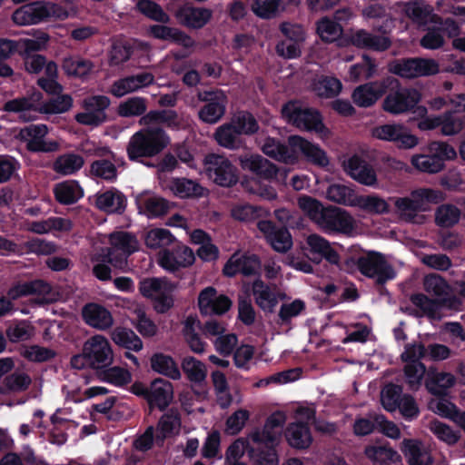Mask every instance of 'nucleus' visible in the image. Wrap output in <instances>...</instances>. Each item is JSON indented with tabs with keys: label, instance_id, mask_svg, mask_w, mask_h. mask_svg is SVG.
<instances>
[{
	"label": "nucleus",
	"instance_id": "45",
	"mask_svg": "<svg viewBox=\"0 0 465 465\" xmlns=\"http://www.w3.org/2000/svg\"><path fill=\"white\" fill-rule=\"evenodd\" d=\"M55 95L40 104L38 113L44 114H61L72 109L74 100L70 94L61 93Z\"/></svg>",
	"mask_w": 465,
	"mask_h": 465
},
{
	"label": "nucleus",
	"instance_id": "31",
	"mask_svg": "<svg viewBox=\"0 0 465 465\" xmlns=\"http://www.w3.org/2000/svg\"><path fill=\"white\" fill-rule=\"evenodd\" d=\"M163 25H153L148 28V34L159 40L169 41L179 45L184 48H192L194 46V40L177 27H171Z\"/></svg>",
	"mask_w": 465,
	"mask_h": 465
},
{
	"label": "nucleus",
	"instance_id": "53",
	"mask_svg": "<svg viewBox=\"0 0 465 465\" xmlns=\"http://www.w3.org/2000/svg\"><path fill=\"white\" fill-rule=\"evenodd\" d=\"M148 102L144 97L133 96L119 104L117 114L121 117L143 116L146 114Z\"/></svg>",
	"mask_w": 465,
	"mask_h": 465
},
{
	"label": "nucleus",
	"instance_id": "2",
	"mask_svg": "<svg viewBox=\"0 0 465 465\" xmlns=\"http://www.w3.org/2000/svg\"><path fill=\"white\" fill-rule=\"evenodd\" d=\"M444 200L442 192L430 188L412 191L409 196L393 198L398 217L406 223L423 224L426 216L421 212L428 210L429 203H438Z\"/></svg>",
	"mask_w": 465,
	"mask_h": 465
},
{
	"label": "nucleus",
	"instance_id": "7",
	"mask_svg": "<svg viewBox=\"0 0 465 465\" xmlns=\"http://www.w3.org/2000/svg\"><path fill=\"white\" fill-rule=\"evenodd\" d=\"M251 433L246 438H240L233 441L227 449L226 460L229 463L238 462L237 460L242 457L247 451L249 458L254 465H278V459L274 450L266 449L259 444L254 453L252 451Z\"/></svg>",
	"mask_w": 465,
	"mask_h": 465
},
{
	"label": "nucleus",
	"instance_id": "55",
	"mask_svg": "<svg viewBox=\"0 0 465 465\" xmlns=\"http://www.w3.org/2000/svg\"><path fill=\"white\" fill-rule=\"evenodd\" d=\"M54 193L55 199L62 204H72L83 196L81 187L72 181L56 184Z\"/></svg>",
	"mask_w": 465,
	"mask_h": 465
},
{
	"label": "nucleus",
	"instance_id": "23",
	"mask_svg": "<svg viewBox=\"0 0 465 465\" xmlns=\"http://www.w3.org/2000/svg\"><path fill=\"white\" fill-rule=\"evenodd\" d=\"M261 261L256 254L252 253H233L223 267V273L232 277L237 273L244 276H252L259 273Z\"/></svg>",
	"mask_w": 465,
	"mask_h": 465
},
{
	"label": "nucleus",
	"instance_id": "62",
	"mask_svg": "<svg viewBox=\"0 0 465 465\" xmlns=\"http://www.w3.org/2000/svg\"><path fill=\"white\" fill-rule=\"evenodd\" d=\"M403 372L409 389L416 391L421 386L426 366L422 362H410L405 364Z\"/></svg>",
	"mask_w": 465,
	"mask_h": 465
},
{
	"label": "nucleus",
	"instance_id": "49",
	"mask_svg": "<svg viewBox=\"0 0 465 465\" xmlns=\"http://www.w3.org/2000/svg\"><path fill=\"white\" fill-rule=\"evenodd\" d=\"M84 163V158L75 153H64L58 156L53 163V170L63 175H70L80 170Z\"/></svg>",
	"mask_w": 465,
	"mask_h": 465
},
{
	"label": "nucleus",
	"instance_id": "61",
	"mask_svg": "<svg viewBox=\"0 0 465 465\" xmlns=\"http://www.w3.org/2000/svg\"><path fill=\"white\" fill-rule=\"evenodd\" d=\"M144 213L150 217H159L166 214L173 204L166 199L152 195L143 201Z\"/></svg>",
	"mask_w": 465,
	"mask_h": 465
},
{
	"label": "nucleus",
	"instance_id": "10",
	"mask_svg": "<svg viewBox=\"0 0 465 465\" xmlns=\"http://www.w3.org/2000/svg\"><path fill=\"white\" fill-rule=\"evenodd\" d=\"M204 170L208 177L221 186L230 187L238 181L236 167L223 155L208 154L204 159Z\"/></svg>",
	"mask_w": 465,
	"mask_h": 465
},
{
	"label": "nucleus",
	"instance_id": "3",
	"mask_svg": "<svg viewBox=\"0 0 465 465\" xmlns=\"http://www.w3.org/2000/svg\"><path fill=\"white\" fill-rule=\"evenodd\" d=\"M282 114L287 123L301 130L314 131L322 138L329 137L330 132L322 124L319 112L299 101H291L284 104Z\"/></svg>",
	"mask_w": 465,
	"mask_h": 465
},
{
	"label": "nucleus",
	"instance_id": "4",
	"mask_svg": "<svg viewBox=\"0 0 465 465\" xmlns=\"http://www.w3.org/2000/svg\"><path fill=\"white\" fill-rule=\"evenodd\" d=\"M69 14L62 6L49 2H34L13 13L12 19L18 25L38 24L49 18L64 20Z\"/></svg>",
	"mask_w": 465,
	"mask_h": 465
},
{
	"label": "nucleus",
	"instance_id": "22",
	"mask_svg": "<svg viewBox=\"0 0 465 465\" xmlns=\"http://www.w3.org/2000/svg\"><path fill=\"white\" fill-rule=\"evenodd\" d=\"M244 288L247 292H251L256 305L265 312H273L279 302V298H283L276 291V288L271 287L260 278H257L252 283L245 284Z\"/></svg>",
	"mask_w": 465,
	"mask_h": 465
},
{
	"label": "nucleus",
	"instance_id": "40",
	"mask_svg": "<svg viewBox=\"0 0 465 465\" xmlns=\"http://www.w3.org/2000/svg\"><path fill=\"white\" fill-rule=\"evenodd\" d=\"M410 300L419 310V316H426L433 320L440 319V309L444 305L439 301L430 299L423 293L412 294Z\"/></svg>",
	"mask_w": 465,
	"mask_h": 465
},
{
	"label": "nucleus",
	"instance_id": "58",
	"mask_svg": "<svg viewBox=\"0 0 465 465\" xmlns=\"http://www.w3.org/2000/svg\"><path fill=\"white\" fill-rule=\"evenodd\" d=\"M354 207L373 214L387 213L390 210L387 201L377 195H358Z\"/></svg>",
	"mask_w": 465,
	"mask_h": 465
},
{
	"label": "nucleus",
	"instance_id": "43",
	"mask_svg": "<svg viewBox=\"0 0 465 465\" xmlns=\"http://www.w3.org/2000/svg\"><path fill=\"white\" fill-rule=\"evenodd\" d=\"M404 14L412 20V22L424 25L431 15L432 8L423 0H411L402 4Z\"/></svg>",
	"mask_w": 465,
	"mask_h": 465
},
{
	"label": "nucleus",
	"instance_id": "33",
	"mask_svg": "<svg viewBox=\"0 0 465 465\" xmlns=\"http://www.w3.org/2000/svg\"><path fill=\"white\" fill-rule=\"evenodd\" d=\"M401 451L409 465H430L432 463L430 450L418 440H403L401 442Z\"/></svg>",
	"mask_w": 465,
	"mask_h": 465
},
{
	"label": "nucleus",
	"instance_id": "12",
	"mask_svg": "<svg viewBox=\"0 0 465 465\" xmlns=\"http://www.w3.org/2000/svg\"><path fill=\"white\" fill-rule=\"evenodd\" d=\"M110 99L104 95H94L84 98L82 102L83 112L74 115V120L83 125L98 126L106 121V109Z\"/></svg>",
	"mask_w": 465,
	"mask_h": 465
},
{
	"label": "nucleus",
	"instance_id": "41",
	"mask_svg": "<svg viewBox=\"0 0 465 465\" xmlns=\"http://www.w3.org/2000/svg\"><path fill=\"white\" fill-rule=\"evenodd\" d=\"M95 205L106 213H122L125 207V197L117 190H109L96 196Z\"/></svg>",
	"mask_w": 465,
	"mask_h": 465
},
{
	"label": "nucleus",
	"instance_id": "17",
	"mask_svg": "<svg viewBox=\"0 0 465 465\" xmlns=\"http://www.w3.org/2000/svg\"><path fill=\"white\" fill-rule=\"evenodd\" d=\"M49 129L45 124H30L20 131V137L31 152L53 153L60 149L59 142L46 140Z\"/></svg>",
	"mask_w": 465,
	"mask_h": 465
},
{
	"label": "nucleus",
	"instance_id": "13",
	"mask_svg": "<svg viewBox=\"0 0 465 465\" xmlns=\"http://www.w3.org/2000/svg\"><path fill=\"white\" fill-rule=\"evenodd\" d=\"M397 85V79L387 76L378 81L370 82L356 87L351 94L353 103L360 107L373 105L388 90Z\"/></svg>",
	"mask_w": 465,
	"mask_h": 465
},
{
	"label": "nucleus",
	"instance_id": "64",
	"mask_svg": "<svg viewBox=\"0 0 465 465\" xmlns=\"http://www.w3.org/2000/svg\"><path fill=\"white\" fill-rule=\"evenodd\" d=\"M282 0H252V11L260 18L270 19L282 9Z\"/></svg>",
	"mask_w": 465,
	"mask_h": 465
},
{
	"label": "nucleus",
	"instance_id": "50",
	"mask_svg": "<svg viewBox=\"0 0 465 465\" xmlns=\"http://www.w3.org/2000/svg\"><path fill=\"white\" fill-rule=\"evenodd\" d=\"M32 379L26 372L15 371L4 379L3 386L0 387V393L23 392L30 387Z\"/></svg>",
	"mask_w": 465,
	"mask_h": 465
},
{
	"label": "nucleus",
	"instance_id": "47",
	"mask_svg": "<svg viewBox=\"0 0 465 465\" xmlns=\"http://www.w3.org/2000/svg\"><path fill=\"white\" fill-rule=\"evenodd\" d=\"M151 367L153 371L173 380H179L182 376L173 359L163 353H155L152 356Z\"/></svg>",
	"mask_w": 465,
	"mask_h": 465
},
{
	"label": "nucleus",
	"instance_id": "34",
	"mask_svg": "<svg viewBox=\"0 0 465 465\" xmlns=\"http://www.w3.org/2000/svg\"><path fill=\"white\" fill-rule=\"evenodd\" d=\"M457 379L450 372L437 371L430 368L425 381L427 391L434 396L441 397L447 394L449 389L452 388Z\"/></svg>",
	"mask_w": 465,
	"mask_h": 465
},
{
	"label": "nucleus",
	"instance_id": "14",
	"mask_svg": "<svg viewBox=\"0 0 465 465\" xmlns=\"http://www.w3.org/2000/svg\"><path fill=\"white\" fill-rule=\"evenodd\" d=\"M390 71L403 78L428 76L439 73V64L434 59H402L391 64Z\"/></svg>",
	"mask_w": 465,
	"mask_h": 465
},
{
	"label": "nucleus",
	"instance_id": "52",
	"mask_svg": "<svg viewBox=\"0 0 465 465\" xmlns=\"http://www.w3.org/2000/svg\"><path fill=\"white\" fill-rule=\"evenodd\" d=\"M460 215L461 211L457 206L444 203L436 208L434 221L439 227L450 228L459 223Z\"/></svg>",
	"mask_w": 465,
	"mask_h": 465
},
{
	"label": "nucleus",
	"instance_id": "9",
	"mask_svg": "<svg viewBox=\"0 0 465 465\" xmlns=\"http://www.w3.org/2000/svg\"><path fill=\"white\" fill-rule=\"evenodd\" d=\"M389 94L382 102L385 112L401 114L413 109L420 101V93L415 88L402 87L397 80V85L388 88Z\"/></svg>",
	"mask_w": 465,
	"mask_h": 465
},
{
	"label": "nucleus",
	"instance_id": "25",
	"mask_svg": "<svg viewBox=\"0 0 465 465\" xmlns=\"http://www.w3.org/2000/svg\"><path fill=\"white\" fill-rule=\"evenodd\" d=\"M257 227L274 251L285 253L292 248V236L286 228H276L267 220L259 221Z\"/></svg>",
	"mask_w": 465,
	"mask_h": 465
},
{
	"label": "nucleus",
	"instance_id": "63",
	"mask_svg": "<svg viewBox=\"0 0 465 465\" xmlns=\"http://www.w3.org/2000/svg\"><path fill=\"white\" fill-rule=\"evenodd\" d=\"M428 408L434 413L448 418L454 422L455 419L462 412L460 411L452 402L443 398V396L430 400Z\"/></svg>",
	"mask_w": 465,
	"mask_h": 465
},
{
	"label": "nucleus",
	"instance_id": "38",
	"mask_svg": "<svg viewBox=\"0 0 465 465\" xmlns=\"http://www.w3.org/2000/svg\"><path fill=\"white\" fill-rule=\"evenodd\" d=\"M51 285L43 280H35L30 282H22L14 284L7 291V296L10 301L17 300L23 296L42 295L45 296L51 292Z\"/></svg>",
	"mask_w": 465,
	"mask_h": 465
},
{
	"label": "nucleus",
	"instance_id": "18",
	"mask_svg": "<svg viewBox=\"0 0 465 465\" xmlns=\"http://www.w3.org/2000/svg\"><path fill=\"white\" fill-rule=\"evenodd\" d=\"M371 135L379 140L393 142L401 149H411L419 143L418 137L400 124L376 126L372 128Z\"/></svg>",
	"mask_w": 465,
	"mask_h": 465
},
{
	"label": "nucleus",
	"instance_id": "35",
	"mask_svg": "<svg viewBox=\"0 0 465 465\" xmlns=\"http://www.w3.org/2000/svg\"><path fill=\"white\" fill-rule=\"evenodd\" d=\"M261 150L265 155L283 163L293 164L298 161L293 148L274 138L267 137L262 144Z\"/></svg>",
	"mask_w": 465,
	"mask_h": 465
},
{
	"label": "nucleus",
	"instance_id": "56",
	"mask_svg": "<svg viewBox=\"0 0 465 465\" xmlns=\"http://www.w3.org/2000/svg\"><path fill=\"white\" fill-rule=\"evenodd\" d=\"M62 67L68 75L84 77L93 71L94 64L80 56H69L64 59Z\"/></svg>",
	"mask_w": 465,
	"mask_h": 465
},
{
	"label": "nucleus",
	"instance_id": "32",
	"mask_svg": "<svg viewBox=\"0 0 465 465\" xmlns=\"http://www.w3.org/2000/svg\"><path fill=\"white\" fill-rule=\"evenodd\" d=\"M344 169L355 181L372 186L377 183V175L373 168L359 156H352L344 163Z\"/></svg>",
	"mask_w": 465,
	"mask_h": 465
},
{
	"label": "nucleus",
	"instance_id": "27",
	"mask_svg": "<svg viewBox=\"0 0 465 465\" xmlns=\"http://www.w3.org/2000/svg\"><path fill=\"white\" fill-rule=\"evenodd\" d=\"M288 144L294 149L295 153L300 152L308 162L320 167H326L330 161L326 153L317 144L299 135H292L288 138Z\"/></svg>",
	"mask_w": 465,
	"mask_h": 465
},
{
	"label": "nucleus",
	"instance_id": "29",
	"mask_svg": "<svg viewBox=\"0 0 465 465\" xmlns=\"http://www.w3.org/2000/svg\"><path fill=\"white\" fill-rule=\"evenodd\" d=\"M194 254L187 246H178L173 251L164 250L160 253L159 264L171 272H174L181 267H187L193 263Z\"/></svg>",
	"mask_w": 465,
	"mask_h": 465
},
{
	"label": "nucleus",
	"instance_id": "24",
	"mask_svg": "<svg viewBox=\"0 0 465 465\" xmlns=\"http://www.w3.org/2000/svg\"><path fill=\"white\" fill-rule=\"evenodd\" d=\"M242 170L248 171L258 177L272 181L276 178L279 168L258 153H246L238 158Z\"/></svg>",
	"mask_w": 465,
	"mask_h": 465
},
{
	"label": "nucleus",
	"instance_id": "30",
	"mask_svg": "<svg viewBox=\"0 0 465 465\" xmlns=\"http://www.w3.org/2000/svg\"><path fill=\"white\" fill-rule=\"evenodd\" d=\"M173 399V388L167 380L158 378L151 382L147 393V401L150 407L165 410Z\"/></svg>",
	"mask_w": 465,
	"mask_h": 465
},
{
	"label": "nucleus",
	"instance_id": "60",
	"mask_svg": "<svg viewBox=\"0 0 465 465\" xmlns=\"http://www.w3.org/2000/svg\"><path fill=\"white\" fill-rule=\"evenodd\" d=\"M136 7L141 14L153 21L162 24H169L171 21L170 15L162 6L152 0H139Z\"/></svg>",
	"mask_w": 465,
	"mask_h": 465
},
{
	"label": "nucleus",
	"instance_id": "15",
	"mask_svg": "<svg viewBox=\"0 0 465 465\" xmlns=\"http://www.w3.org/2000/svg\"><path fill=\"white\" fill-rule=\"evenodd\" d=\"M83 351L89 359L93 369H103L113 363L114 352L109 341L101 334L87 339L83 346Z\"/></svg>",
	"mask_w": 465,
	"mask_h": 465
},
{
	"label": "nucleus",
	"instance_id": "37",
	"mask_svg": "<svg viewBox=\"0 0 465 465\" xmlns=\"http://www.w3.org/2000/svg\"><path fill=\"white\" fill-rule=\"evenodd\" d=\"M51 285L43 280H35L30 282H22L14 284L7 291V296L10 301L17 300L23 296L42 295L45 296L51 292Z\"/></svg>",
	"mask_w": 465,
	"mask_h": 465
},
{
	"label": "nucleus",
	"instance_id": "57",
	"mask_svg": "<svg viewBox=\"0 0 465 465\" xmlns=\"http://www.w3.org/2000/svg\"><path fill=\"white\" fill-rule=\"evenodd\" d=\"M187 379L194 383H201L206 379L207 369L204 363L192 356L184 357L181 363Z\"/></svg>",
	"mask_w": 465,
	"mask_h": 465
},
{
	"label": "nucleus",
	"instance_id": "16",
	"mask_svg": "<svg viewBox=\"0 0 465 465\" xmlns=\"http://www.w3.org/2000/svg\"><path fill=\"white\" fill-rule=\"evenodd\" d=\"M197 97L200 101L206 103L198 113L203 122L213 124L222 119L227 104V96L223 91H202L198 93Z\"/></svg>",
	"mask_w": 465,
	"mask_h": 465
},
{
	"label": "nucleus",
	"instance_id": "46",
	"mask_svg": "<svg viewBox=\"0 0 465 465\" xmlns=\"http://www.w3.org/2000/svg\"><path fill=\"white\" fill-rule=\"evenodd\" d=\"M285 436L289 444L296 449L308 448L312 443L310 430L302 421L291 424Z\"/></svg>",
	"mask_w": 465,
	"mask_h": 465
},
{
	"label": "nucleus",
	"instance_id": "21",
	"mask_svg": "<svg viewBox=\"0 0 465 465\" xmlns=\"http://www.w3.org/2000/svg\"><path fill=\"white\" fill-rule=\"evenodd\" d=\"M212 15L210 9L195 7L190 3L177 6L173 12V16L178 24L193 29L203 27L210 21Z\"/></svg>",
	"mask_w": 465,
	"mask_h": 465
},
{
	"label": "nucleus",
	"instance_id": "39",
	"mask_svg": "<svg viewBox=\"0 0 465 465\" xmlns=\"http://www.w3.org/2000/svg\"><path fill=\"white\" fill-rule=\"evenodd\" d=\"M41 100L42 94L40 92H33L28 96H23L6 102L4 105V109L6 112L20 113L21 118L25 121H30L34 118L27 116V113L30 111L38 112Z\"/></svg>",
	"mask_w": 465,
	"mask_h": 465
},
{
	"label": "nucleus",
	"instance_id": "51",
	"mask_svg": "<svg viewBox=\"0 0 465 465\" xmlns=\"http://www.w3.org/2000/svg\"><path fill=\"white\" fill-rule=\"evenodd\" d=\"M326 197L331 202L339 204L355 206L358 195L347 185L333 183L327 188Z\"/></svg>",
	"mask_w": 465,
	"mask_h": 465
},
{
	"label": "nucleus",
	"instance_id": "5",
	"mask_svg": "<svg viewBox=\"0 0 465 465\" xmlns=\"http://www.w3.org/2000/svg\"><path fill=\"white\" fill-rule=\"evenodd\" d=\"M314 223L324 232L347 236H351L357 229L356 220L347 211L331 205L323 206Z\"/></svg>",
	"mask_w": 465,
	"mask_h": 465
},
{
	"label": "nucleus",
	"instance_id": "19",
	"mask_svg": "<svg viewBox=\"0 0 465 465\" xmlns=\"http://www.w3.org/2000/svg\"><path fill=\"white\" fill-rule=\"evenodd\" d=\"M232 301L223 294H218L213 287H206L198 295V307L203 315H223L232 307Z\"/></svg>",
	"mask_w": 465,
	"mask_h": 465
},
{
	"label": "nucleus",
	"instance_id": "54",
	"mask_svg": "<svg viewBox=\"0 0 465 465\" xmlns=\"http://www.w3.org/2000/svg\"><path fill=\"white\" fill-rule=\"evenodd\" d=\"M113 341L127 350L139 351L143 348L141 339L130 329L116 327L111 333Z\"/></svg>",
	"mask_w": 465,
	"mask_h": 465
},
{
	"label": "nucleus",
	"instance_id": "59",
	"mask_svg": "<svg viewBox=\"0 0 465 465\" xmlns=\"http://www.w3.org/2000/svg\"><path fill=\"white\" fill-rule=\"evenodd\" d=\"M376 73L377 64L375 61L367 54L362 56L361 63L351 66L349 71L350 79L353 82L372 78Z\"/></svg>",
	"mask_w": 465,
	"mask_h": 465
},
{
	"label": "nucleus",
	"instance_id": "44",
	"mask_svg": "<svg viewBox=\"0 0 465 465\" xmlns=\"http://www.w3.org/2000/svg\"><path fill=\"white\" fill-rule=\"evenodd\" d=\"M174 289L175 285L164 278H146L139 284L141 294L152 300L164 292H173Z\"/></svg>",
	"mask_w": 465,
	"mask_h": 465
},
{
	"label": "nucleus",
	"instance_id": "36",
	"mask_svg": "<svg viewBox=\"0 0 465 465\" xmlns=\"http://www.w3.org/2000/svg\"><path fill=\"white\" fill-rule=\"evenodd\" d=\"M181 425L182 421L179 411L175 409H170L158 420L155 442L158 445H162L167 437L178 434Z\"/></svg>",
	"mask_w": 465,
	"mask_h": 465
},
{
	"label": "nucleus",
	"instance_id": "20",
	"mask_svg": "<svg viewBox=\"0 0 465 465\" xmlns=\"http://www.w3.org/2000/svg\"><path fill=\"white\" fill-rule=\"evenodd\" d=\"M423 290L430 296L439 299L444 306L449 308H458L460 302L456 297H449L451 292V287L448 282L440 274L430 273L423 277Z\"/></svg>",
	"mask_w": 465,
	"mask_h": 465
},
{
	"label": "nucleus",
	"instance_id": "26",
	"mask_svg": "<svg viewBox=\"0 0 465 465\" xmlns=\"http://www.w3.org/2000/svg\"><path fill=\"white\" fill-rule=\"evenodd\" d=\"M306 247L304 250L312 255V260L319 263L325 259L331 264H338L340 256L331 247L328 240L317 233H312L305 238Z\"/></svg>",
	"mask_w": 465,
	"mask_h": 465
},
{
	"label": "nucleus",
	"instance_id": "28",
	"mask_svg": "<svg viewBox=\"0 0 465 465\" xmlns=\"http://www.w3.org/2000/svg\"><path fill=\"white\" fill-rule=\"evenodd\" d=\"M82 316L87 325L98 331H107L114 323L110 311L94 302L87 303L83 307Z\"/></svg>",
	"mask_w": 465,
	"mask_h": 465
},
{
	"label": "nucleus",
	"instance_id": "6",
	"mask_svg": "<svg viewBox=\"0 0 465 465\" xmlns=\"http://www.w3.org/2000/svg\"><path fill=\"white\" fill-rule=\"evenodd\" d=\"M361 274L375 280L376 284L383 285L396 277V271L384 254L368 252L359 257L356 262Z\"/></svg>",
	"mask_w": 465,
	"mask_h": 465
},
{
	"label": "nucleus",
	"instance_id": "42",
	"mask_svg": "<svg viewBox=\"0 0 465 465\" xmlns=\"http://www.w3.org/2000/svg\"><path fill=\"white\" fill-rule=\"evenodd\" d=\"M213 136L220 146L230 150L239 149L242 145L241 135L231 121L219 126Z\"/></svg>",
	"mask_w": 465,
	"mask_h": 465
},
{
	"label": "nucleus",
	"instance_id": "1",
	"mask_svg": "<svg viewBox=\"0 0 465 465\" xmlns=\"http://www.w3.org/2000/svg\"><path fill=\"white\" fill-rule=\"evenodd\" d=\"M177 114L171 110H153L140 118V125L146 126L133 134L127 143L126 152L131 161L149 158L159 154L170 143V138L161 124L172 125Z\"/></svg>",
	"mask_w": 465,
	"mask_h": 465
},
{
	"label": "nucleus",
	"instance_id": "48",
	"mask_svg": "<svg viewBox=\"0 0 465 465\" xmlns=\"http://www.w3.org/2000/svg\"><path fill=\"white\" fill-rule=\"evenodd\" d=\"M169 189L181 198L202 196L203 188L195 181L186 178H174L169 183Z\"/></svg>",
	"mask_w": 465,
	"mask_h": 465
},
{
	"label": "nucleus",
	"instance_id": "11",
	"mask_svg": "<svg viewBox=\"0 0 465 465\" xmlns=\"http://www.w3.org/2000/svg\"><path fill=\"white\" fill-rule=\"evenodd\" d=\"M286 421L284 413L281 411L274 412L266 420L262 430H255L251 432L252 451L254 453L259 444L266 449L274 450V445L278 442L282 429Z\"/></svg>",
	"mask_w": 465,
	"mask_h": 465
},
{
	"label": "nucleus",
	"instance_id": "8",
	"mask_svg": "<svg viewBox=\"0 0 465 465\" xmlns=\"http://www.w3.org/2000/svg\"><path fill=\"white\" fill-rule=\"evenodd\" d=\"M109 241L111 247L103 250V255L105 261L117 268L124 267L127 257L139 248L136 237L127 232H113Z\"/></svg>",
	"mask_w": 465,
	"mask_h": 465
}]
</instances>
